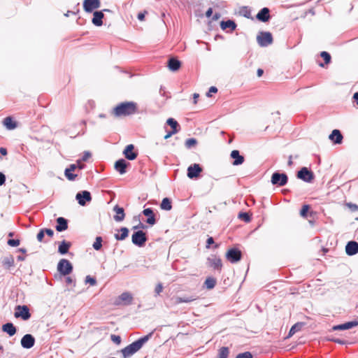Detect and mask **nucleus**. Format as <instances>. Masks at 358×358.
<instances>
[{
	"label": "nucleus",
	"mask_w": 358,
	"mask_h": 358,
	"mask_svg": "<svg viewBox=\"0 0 358 358\" xmlns=\"http://www.w3.org/2000/svg\"><path fill=\"white\" fill-rule=\"evenodd\" d=\"M138 106L134 101L121 102L113 108L111 113L115 117L129 116L137 113Z\"/></svg>",
	"instance_id": "obj_1"
},
{
	"label": "nucleus",
	"mask_w": 358,
	"mask_h": 358,
	"mask_svg": "<svg viewBox=\"0 0 358 358\" xmlns=\"http://www.w3.org/2000/svg\"><path fill=\"white\" fill-rule=\"evenodd\" d=\"M153 334V331L149 333L148 334L139 338L136 341H134L131 344L126 346L123 348L121 352L124 358H129L137 352L143 345L147 343L149 339L152 337Z\"/></svg>",
	"instance_id": "obj_2"
},
{
	"label": "nucleus",
	"mask_w": 358,
	"mask_h": 358,
	"mask_svg": "<svg viewBox=\"0 0 358 358\" xmlns=\"http://www.w3.org/2000/svg\"><path fill=\"white\" fill-rule=\"evenodd\" d=\"M14 316L15 318H21L26 321L30 319L31 315L27 306L17 305L15 308Z\"/></svg>",
	"instance_id": "obj_3"
},
{
	"label": "nucleus",
	"mask_w": 358,
	"mask_h": 358,
	"mask_svg": "<svg viewBox=\"0 0 358 358\" xmlns=\"http://www.w3.org/2000/svg\"><path fill=\"white\" fill-rule=\"evenodd\" d=\"M147 241L146 233L143 230H137L131 236L132 243L140 248L144 246Z\"/></svg>",
	"instance_id": "obj_4"
},
{
	"label": "nucleus",
	"mask_w": 358,
	"mask_h": 358,
	"mask_svg": "<svg viewBox=\"0 0 358 358\" xmlns=\"http://www.w3.org/2000/svg\"><path fill=\"white\" fill-rule=\"evenodd\" d=\"M271 182L273 185L282 187L288 182V176L285 173L274 172L271 176Z\"/></svg>",
	"instance_id": "obj_5"
},
{
	"label": "nucleus",
	"mask_w": 358,
	"mask_h": 358,
	"mask_svg": "<svg viewBox=\"0 0 358 358\" xmlns=\"http://www.w3.org/2000/svg\"><path fill=\"white\" fill-rule=\"evenodd\" d=\"M273 41V36L269 31H260L257 36V41L260 47H267L272 44Z\"/></svg>",
	"instance_id": "obj_6"
},
{
	"label": "nucleus",
	"mask_w": 358,
	"mask_h": 358,
	"mask_svg": "<svg viewBox=\"0 0 358 358\" xmlns=\"http://www.w3.org/2000/svg\"><path fill=\"white\" fill-rule=\"evenodd\" d=\"M72 264L66 259H62L57 264L58 272L64 276L68 275L73 271Z\"/></svg>",
	"instance_id": "obj_7"
},
{
	"label": "nucleus",
	"mask_w": 358,
	"mask_h": 358,
	"mask_svg": "<svg viewBox=\"0 0 358 358\" xmlns=\"http://www.w3.org/2000/svg\"><path fill=\"white\" fill-rule=\"evenodd\" d=\"M296 176L306 182H312L315 178L314 173L307 167H302L298 171Z\"/></svg>",
	"instance_id": "obj_8"
},
{
	"label": "nucleus",
	"mask_w": 358,
	"mask_h": 358,
	"mask_svg": "<svg viewBox=\"0 0 358 358\" xmlns=\"http://www.w3.org/2000/svg\"><path fill=\"white\" fill-rule=\"evenodd\" d=\"M226 258L232 264L237 263L242 259V252L237 248H231L227 252Z\"/></svg>",
	"instance_id": "obj_9"
},
{
	"label": "nucleus",
	"mask_w": 358,
	"mask_h": 358,
	"mask_svg": "<svg viewBox=\"0 0 358 358\" xmlns=\"http://www.w3.org/2000/svg\"><path fill=\"white\" fill-rule=\"evenodd\" d=\"M76 199L80 206H85L92 201V195L87 190L80 191L76 194Z\"/></svg>",
	"instance_id": "obj_10"
},
{
	"label": "nucleus",
	"mask_w": 358,
	"mask_h": 358,
	"mask_svg": "<svg viewBox=\"0 0 358 358\" xmlns=\"http://www.w3.org/2000/svg\"><path fill=\"white\" fill-rule=\"evenodd\" d=\"M187 177L190 179L199 178L203 169L200 164H191L187 170Z\"/></svg>",
	"instance_id": "obj_11"
},
{
	"label": "nucleus",
	"mask_w": 358,
	"mask_h": 358,
	"mask_svg": "<svg viewBox=\"0 0 358 358\" xmlns=\"http://www.w3.org/2000/svg\"><path fill=\"white\" fill-rule=\"evenodd\" d=\"M207 265L208 267L213 268V269L219 271H221L222 268L221 259L215 255H212L208 257Z\"/></svg>",
	"instance_id": "obj_12"
},
{
	"label": "nucleus",
	"mask_w": 358,
	"mask_h": 358,
	"mask_svg": "<svg viewBox=\"0 0 358 358\" xmlns=\"http://www.w3.org/2000/svg\"><path fill=\"white\" fill-rule=\"evenodd\" d=\"M100 7V0H84L83 1V9L86 13H92Z\"/></svg>",
	"instance_id": "obj_13"
},
{
	"label": "nucleus",
	"mask_w": 358,
	"mask_h": 358,
	"mask_svg": "<svg viewBox=\"0 0 358 358\" xmlns=\"http://www.w3.org/2000/svg\"><path fill=\"white\" fill-rule=\"evenodd\" d=\"M123 155L127 159L132 161L137 157L138 152L135 151L134 145L133 144H129L125 147L123 151Z\"/></svg>",
	"instance_id": "obj_14"
},
{
	"label": "nucleus",
	"mask_w": 358,
	"mask_h": 358,
	"mask_svg": "<svg viewBox=\"0 0 358 358\" xmlns=\"http://www.w3.org/2000/svg\"><path fill=\"white\" fill-rule=\"evenodd\" d=\"M103 11L109 12L108 9H104L103 10H96L93 13V17L92 22L96 27H100L103 24V19L104 17Z\"/></svg>",
	"instance_id": "obj_15"
},
{
	"label": "nucleus",
	"mask_w": 358,
	"mask_h": 358,
	"mask_svg": "<svg viewBox=\"0 0 358 358\" xmlns=\"http://www.w3.org/2000/svg\"><path fill=\"white\" fill-rule=\"evenodd\" d=\"M21 345L23 348L30 349L35 344V338L31 334H25L21 339Z\"/></svg>",
	"instance_id": "obj_16"
},
{
	"label": "nucleus",
	"mask_w": 358,
	"mask_h": 358,
	"mask_svg": "<svg viewBox=\"0 0 358 358\" xmlns=\"http://www.w3.org/2000/svg\"><path fill=\"white\" fill-rule=\"evenodd\" d=\"M142 213L145 217H147V219L145 220L147 224L151 226H153L154 224H156L157 220L155 217V214L154 213V211L152 208H145Z\"/></svg>",
	"instance_id": "obj_17"
},
{
	"label": "nucleus",
	"mask_w": 358,
	"mask_h": 358,
	"mask_svg": "<svg viewBox=\"0 0 358 358\" xmlns=\"http://www.w3.org/2000/svg\"><path fill=\"white\" fill-rule=\"evenodd\" d=\"M256 18L262 22H267L271 19L270 10L267 7L262 8L256 15Z\"/></svg>",
	"instance_id": "obj_18"
},
{
	"label": "nucleus",
	"mask_w": 358,
	"mask_h": 358,
	"mask_svg": "<svg viewBox=\"0 0 358 358\" xmlns=\"http://www.w3.org/2000/svg\"><path fill=\"white\" fill-rule=\"evenodd\" d=\"M129 165L130 164L124 159H120L115 162L114 167L117 172L122 175L127 172V168Z\"/></svg>",
	"instance_id": "obj_19"
},
{
	"label": "nucleus",
	"mask_w": 358,
	"mask_h": 358,
	"mask_svg": "<svg viewBox=\"0 0 358 358\" xmlns=\"http://www.w3.org/2000/svg\"><path fill=\"white\" fill-rule=\"evenodd\" d=\"M345 252L349 256H353L358 253V242L350 241L345 245Z\"/></svg>",
	"instance_id": "obj_20"
},
{
	"label": "nucleus",
	"mask_w": 358,
	"mask_h": 358,
	"mask_svg": "<svg viewBox=\"0 0 358 358\" xmlns=\"http://www.w3.org/2000/svg\"><path fill=\"white\" fill-rule=\"evenodd\" d=\"M167 67L171 71H177L181 67V62L176 57H171L167 61Z\"/></svg>",
	"instance_id": "obj_21"
},
{
	"label": "nucleus",
	"mask_w": 358,
	"mask_h": 358,
	"mask_svg": "<svg viewBox=\"0 0 358 358\" xmlns=\"http://www.w3.org/2000/svg\"><path fill=\"white\" fill-rule=\"evenodd\" d=\"M357 326H358V321L354 320V321L347 322L343 324L335 325L332 327V329L334 331H338V330L343 331V330L352 329Z\"/></svg>",
	"instance_id": "obj_22"
},
{
	"label": "nucleus",
	"mask_w": 358,
	"mask_h": 358,
	"mask_svg": "<svg viewBox=\"0 0 358 358\" xmlns=\"http://www.w3.org/2000/svg\"><path fill=\"white\" fill-rule=\"evenodd\" d=\"M329 140L334 144H341L343 142V136L338 129H334L329 136Z\"/></svg>",
	"instance_id": "obj_23"
},
{
	"label": "nucleus",
	"mask_w": 358,
	"mask_h": 358,
	"mask_svg": "<svg viewBox=\"0 0 358 358\" xmlns=\"http://www.w3.org/2000/svg\"><path fill=\"white\" fill-rule=\"evenodd\" d=\"M220 27L222 30H227V29H229V31H227V32L231 33L236 30L237 24L234 20H222L220 22Z\"/></svg>",
	"instance_id": "obj_24"
},
{
	"label": "nucleus",
	"mask_w": 358,
	"mask_h": 358,
	"mask_svg": "<svg viewBox=\"0 0 358 358\" xmlns=\"http://www.w3.org/2000/svg\"><path fill=\"white\" fill-rule=\"evenodd\" d=\"M230 157L234 159L232 164L234 166H238L244 162V157L240 154L237 150H234L230 154Z\"/></svg>",
	"instance_id": "obj_25"
},
{
	"label": "nucleus",
	"mask_w": 358,
	"mask_h": 358,
	"mask_svg": "<svg viewBox=\"0 0 358 358\" xmlns=\"http://www.w3.org/2000/svg\"><path fill=\"white\" fill-rule=\"evenodd\" d=\"M56 223L55 229L59 232L64 231L68 229V220L63 217L57 218Z\"/></svg>",
	"instance_id": "obj_26"
},
{
	"label": "nucleus",
	"mask_w": 358,
	"mask_h": 358,
	"mask_svg": "<svg viewBox=\"0 0 358 358\" xmlns=\"http://www.w3.org/2000/svg\"><path fill=\"white\" fill-rule=\"evenodd\" d=\"M1 329L3 332L8 334L10 336H14L17 332L15 326L10 322H6L2 325Z\"/></svg>",
	"instance_id": "obj_27"
},
{
	"label": "nucleus",
	"mask_w": 358,
	"mask_h": 358,
	"mask_svg": "<svg viewBox=\"0 0 358 358\" xmlns=\"http://www.w3.org/2000/svg\"><path fill=\"white\" fill-rule=\"evenodd\" d=\"M113 210L116 213V215L113 217L114 220L116 222L123 221L125 217L124 208L122 207H120L118 205H115L113 208Z\"/></svg>",
	"instance_id": "obj_28"
},
{
	"label": "nucleus",
	"mask_w": 358,
	"mask_h": 358,
	"mask_svg": "<svg viewBox=\"0 0 358 358\" xmlns=\"http://www.w3.org/2000/svg\"><path fill=\"white\" fill-rule=\"evenodd\" d=\"M77 168V165L72 164L68 168H66L64 171V175L69 180L73 181L77 177L76 174L72 173V171H74Z\"/></svg>",
	"instance_id": "obj_29"
},
{
	"label": "nucleus",
	"mask_w": 358,
	"mask_h": 358,
	"mask_svg": "<svg viewBox=\"0 0 358 358\" xmlns=\"http://www.w3.org/2000/svg\"><path fill=\"white\" fill-rule=\"evenodd\" d=\"M71 243L65 240L62 241L58 247V252L61 255H66L69 252Z\"/></svg>",
	"instance_id": "obj_30"
},
{
	"label": "nucleus",
	"mask_w": 358,
	"mask_h": 358,
	"mask_svg": "<svg viewBox=\"0 0 358 358\" xmlns=\"http://www.w3.org/2000/svg\"><path fill=\"white\" fill-rule=\"evenodd\" d=\"M119 231L121 232L120 234H115L114 235V237L117 241H123L129 236V231L128 228L122 227L120 229Z\"/></svg>",
	"instance_id": "obj_31"
},
{
	"label": "nucleus",
	"mask_w": 358,
	"mask_h": 358,
	"mask_svg": "<svg viewBox=\"0 0 358 358\" xmlns=\"http://www.w3.org/2000/svg\"><path fill=\"white\" fill-rule=\"evenodd\" d=\"M3 124L6 127V129L9 130L14 129L17 127V122L13 120L11 117H6L3 120Z\"/></svg>",
	"instance_id": "obj_32"
},
{
	"label": "nucleus",
	"mask_w": 358,
	"mask_h": 358,
	"mask_svg": "<svg viewBox=\"0 0 358 358\" xmlns=\"http://www.w3.org/2000/svg\"><path fill=\"white\" fill-rule=\"evenodd\" d=\"M166 124L171 127V131H175V133H178L180 129V124L174 118H169L166 120Z\"/></svg>",
	"instance_id": "obj_33"
},
{
	"label": "nucleus",
	"mask_w": 358,
	"mask_h": 358,
	"mask_svg": "<svg viewBox=\"0 0 358 358\" xmlns=\"http://www.w3.org/2000/svg\"><path fill=\"white\" fill-rule=\"evenodd\" d=\"M320 57L324 59V63H322V62H320L318 64V65L320 66V67H324V65L325 64H329L331 63V55L328 52H326V51H322L320 52Z\"/></svg>",
	"instance_id": "obj_34"
},
{
	"label": "nucleus",
	"mask_w": 358,
	"mask_h": 358,
	"mask_svg": "<svg viewBox=\"0 0 358 358\" xmlns=\"http://www.w3.org/2000/svg\"><path fill=\"white\" fill-rule=\"evenodd\" d=\"M2 265L7 269L14 266V258L12 255L5 257L2 260Z\"/></svg>",
	"instance_id": "obj_35"
},
{
	"label": "nucleus",
	"mask_w": 358,
	"mask_h": 358,
	"mask_svg": "<svg viewBox=\"0 0 358 358\" xmlns=\"http://www.w3.org/2000/svg\"><path fill=\"white\" fill-rule=\"evenodd\" d=\"M160 208L164 210H171L172 209V202L171 199L168 197L164 198L160 204Z\"/></svg>",
	"instance_id": "obj_36"
},
{
	"label": "nucleus",
	"mask_w": 358,
	"mask_h": 358,
	"mask_svg": "<svg viewBox=\"0 0 358 358\" xmlns=\"http://www.w3.org/2000/svg\"><path fill=\"white\" fill-rule=\"evenodd\" d=\"M196 300V297L194 296H177L175 299V303L178 304L181 303H189L193 301Z\"/></svg>",
	"instance_id": "obj_37"
},
{
	"label": "nucleus",
	"mask_w": 358,
	"mask_h": 358,
	"mask_svg": "<svg viewBox=\"0 0 358 358\" xmlns=\"http://www.w3.org/2000/svg\"><path fill=\"white\" fill-rule=\"evenodd\" d=\"M304 324L303 322H297L294 324L289 331L287 337L292 336L295 333L301 331Z\"/></svg>",
	"instance_id": "obj_38"
},
{
	"label": "nucleus",
	"mask_w": 358,
	"mask_h": 358,
	"mask_svg": "<svg viewBox=\"0 0 358 358\" xmlns=\"http://www.w3.org/2000/svg\"><path fill=\"white\" fill-rule=\"evenodd\" d=\"M119 299L121 301L126 302V304H130L132 301L133 296L129 292H125L120 294Z\"/></svg>",
	"instance_id": "obj_39"
},
{
	"label": "nucleus",
	"mask_w": 358,
	"mask_h": 358,
	"mask_svg": "<svg viewBox=\"0 0 358 358\" xmlns=\"http://www.w3.org/2000/svg\"><path fill=\"white\" fill-rule=\"evenodd\" d=\"M216 279L213 277H208L204 282V285L208 289H212L216 285Z\"/></svg>",
	"instance_id": "obj_40"
},
{
	"label": "nucleus",
	"mask_w": 358,
	"mask_h": 358,
	"mask_svg": "<svg viewBox=\"0 0 358 358\" xmlns=\"http://www.w3.org/2000/svg\"><path fill=\"white\" fill-rule=\"evenodd\" d=\"M229 354V350L228 347H222L219 351L217 357L218 358H227Z\"/></svg>",
	"instance_id": "obj_41"
},
{
	"label": "nucleus",
	"mask_w": 358,
	"mask_h": 358,
	"mask_svg": "<svg viewBox=\"0 0 358 358\" xmlns=\"http://www.w3.org/2000/svg\"><path fill=\"white\" fill-rule=\"evenodd\" d=\"M103 239L101 236H96L92 247L95 250H100L102 248Z\"/></svg>",
	"instance_id": "obj_42"
},
{
	"label": "nucleus",
	"mask_w": 358,
	"mask_h": 358,
	"mask_svg": "<svg viewBox=\"0 0 358 358\" xmlns=\"http://www.w3.org/2000/svg\"><path fill=\"white\" fill-rule=\"evenodd\" d=\"M197 144V141L194 138H188L186 140L185 143V145L186 148L190 149L192 147H194Z\"/></svg>",
	"instance_id": "obj_43"
},
{
	"label": "nucleus",
	"mask_w": 358,
	"mask_h": 358,
	"mask_svg": "<svg viewBox=\"0 0 358 358\" xmlns=\"http://www.w3.org/2000/svg\"><path fill=\"white\" fill-rule=\"evenodd\" d=\"M238 218L245 221V222H249L251 220L250 215L246 212H240L238 213Z\"/></svg>",
	"instance_id": "obj_44"
},
{
	"label": "nucleus",
	"mask_w": 358,
	"mask_h": 358,
	"mask_svg": "<svg viewBox=\"0 0 358 358\" xmlns=\"http://www.w3.org/2000/svg\"><path fill=\"white\" fill-rule=\"evenodd\" d=\"M309 209H310L309 205H307V204L303 205L300 210L301 216H302L303 217H307V214H308Z\"/></svg>",
	"instance_id": "obj_45"
},
{
	"label": "nucleus",
	"mask_w": 358,
	"mask_h": 358,
	"mask_svg": "<svg viewBox=\"0 0 358 358\" xmlns=\"http://www.w3.org/2000/svg\"><path fill=\"white\" fill-rule=\"evenodd\" d=\"M351 212H356L358 211V205L355 203H352L351 202L345 203V204Z\"/></svg>",
	"instance_id": "obj_46"
},
{
	"label": "nucleus",
	"mask_w": 358,
	"mask_h": 358,
	"mask_svg": "<svg viewBox=\"0 0 358 358\" xmlns=\"http://www.w3.org/2000/svg\"><path fill=\"white\" fill-rule=\"evenodd\" d=\"M8 245L11 247H17L20 244V241L19 239H8L7 241Z\"/></svg>",
	"instance_id": "obj_47"
},
{
	"label": "nucleus",
	"mask_w": 358,
	"mask_h": 358,
	"mask_svg": "<svg viewBox=\"0 0 358 358\" xmlns=\"http://www.w3.org/2000/svg\"><path fill=\"white\" fill-rule=\"evenodd\" d=\"M252 355L250 352H245L239 353L236 355V358H252Z\"/></svg>",
	"instance_id": "obj_48"
},
{
	"label": "nucleus",
	"mask_w": 358,
	"mask_h": 358,
	"mask_svg": "<svg viewBox=\"0 0 358 358\" xmlns=\"http://www.w3.org/2000/svg\"><path fill=\"white\" fill-rule=\"evenodd\" d=\"M85 283H89L90 285L94 286L96 284V280L94 278L90 275H87L85 280Z\"/></svg>",
	"instance_id": "obj_49"
},
{
	"label": "nucleus",
	"mask_w": 358,
	"mask_h": 358,
	"mask_svg": "<svg viewBox=\"0 0 358 358\" xmlns=\"http://www.w3.org/2000/svg\"><path fill=\"white\" fill-rule=\"evenodd\" d=\"M44 237H45V232L43 231V229H41L39 230L38 233L36 235L37 241L41 243L45 242L43 241Z\"/></svg>",
	"instance_id": "obj_50"
},
{
	"label": "nucleus",
	"mask_w": 358,
	"mask_h": 358,
	"mask_svg": "<svg viewBox=\"0 0 358 358\" xmlns=\"http://www.w3.org/2000/svg\"><path fill=\"white\" fill-rule=\"evenodd\" d=\"M163 290V285L162 283H158L155 289L156 295H159Z\"/></svg>",
	"instance_id": "obj_51"
},
{
	"label": "nucleus",
	"mask_w": 358,
	"mask_h": 358,
	"mask_svg": "<svg viewBox=\"0 0 358 358\" xmlns=\"http://www.w3.org/2000/svg\"><path fill=\"white\" fill-rule=\"evenodd\" d=\"M329 341H332V342H334L336 343H338V344H341V345H345L347 343V341H345V340H342V339H340V338H329Z\"/></svg>",
	"instance_id": "obj_52"
},
{
	"label": "nucleus",
	"mask_w": 358,
	"mask_h": 358,
	"mask_svg": "<svg viewBox=\"0 0 358 358\" xmlns=\"http://www.w3.org/2000/svg\"><path fill=\"white\" fill-rule=\"evenodd\" d=\"M217 92V88L215 86H212L209 88L208 92L206 93V96L208 97L211 96V93H216Z\"/></svg>",
	"instance_id": "obj_53"
},
{
	"label": "nucleus",
	"mask_w": 358,
	"mask_h": 358,
	"mask_svg": "<svg viewBox=\"0 0 358 358\" xmlns=\"http://www.w3.org/2000/svg\"><path fill=\"white\" fill-rule=\"evenodd\" d=\"M110 338L111 340L116 344H120L121 343V338L120 336L111 335Z\"/></svg>",
	"instance_id": "obj_54"
},
{
	"label": "nucleus",
	"mask_w": 358,
	"mask_h": 358,
	"mask_svg": "<svg viewBox=\"0 0 358 358\" xmlns=\"http://www.w3.org/2000/svg\"><path fill=\"white\" fill-rule=\"evenodd\" d=\"M215 243V241H214V239L213 237L210 236L207 238L206 240V248H210L211 245L214 244Z\"/></svg>",
	"instance_id": "obj_55"
},
{
	"label": "nucleus",
	"mask_w": 358,
	"mask_h": 358,
	"mask_svg": "<svg viewBox=\"0 0 358 358\" xmlns=\"http://www.w3.org/2000/svg\"><path fill=\"white\" fill-rule=\"evenodd\" d=\"M91 155H92L89 151H85V152H84L83 155L80 160L83 161V162H86L91 157Z\"/></svg>",
	"instance_id": "obj_56"
},
{
	"label": "nucleus",
	"mask_w": 358,
	"mask_h": 358,
	"mask_svg": "<svg viewBox=\"0 0 358 358\" xmlns=\"http://www.w3.org/2000/svg\"><path fill=\"white\" fill-rule=\"evenodd\" d=\"M147 228H148V227L145 224H144L142 222H139V224L138 225L134 226L132 229L134 230H137V229H147Z\"/></svg>",
	"instance_id": "obj_57"
},
{
	"label": "nucleus",
	"mask_w": 358,
	"mask_h": 358,
	"mask_svg": "<svg viewBox=\"0 0 358 358\" xmlns=\"http://www.w3.org/2000/svg\"><path fill=\"white\" fill-rule=\"evenodd\" d=\"M43 231L45 232V234H47L49 237H52L54 235V231L51 229H47L44 228Z\"/></svg>",
	"instance_id": "obj_58"
},
{
	"label": "nucleus",
	"mask_w": 358,
	"mask_h": 358,
	"mask_svg": "<svg viewBox=\"0 0 358 358\" xmlns=\"http://www.w3.org/2000/svg\"><path fill=\"white\" fill-rule=\"evenodd\" d=\"M6 180V178L5 174L2 172H0V186L5 184Z\"/></svg>",
	"instance_id": "obj_59"
},
{
	"label": "nucleus",
	"mask_w": 358,
	"mask_h": 358,
	"mask_svg": "<svg viewBox=\"0 0 358 358\" xmlns=\"http://www.w3.org/2000/svg\"><path fill=\"white\" fill-rule=\"evenodd\" d=\"M65 280L66 284L69 285L73 283V286H76V282L71 276H67Z\"/></svg>",
	"instance_id": "obj_60"
},
{
	"label": "nucleus",
	"mask_w": 358,
	"mask_h": 358,
	"mask_svg": "<svg viewBox=\"0 0 358 358\" xmlns=\"http://www.w3.org/2000/svg\"><path fill=\"white\" fill-rule=\"evenodd\" d=\"M145 13H146V12L139 13L137 16L138 19L141 21L145 19Z\"/></svg>",
	"instance_id": "obj_61"
},
{
	"label": "nucleus",
	"mask_w": 358,
	"mask_h": 358,
	"mask_svg": "<svg viewBox=\"0 0 358 358\" xmlns=\"http://www.w3.org/2000/svg\"><path fill=\"white\" fill-rule=\"evenodd\" d=\"M220 17H221L220 13H215L213 15V17H212V20H213V21H216V20H217L218 19H220Z\"/></svg>",
	"instance_id": "obj_62"
},
{
	"label": "nucleus",
	"mask_w": 358,
	"mask_h": 358,
	"mask_svg": "<svg viewBox=\"0 0 358 358\" xmlns=\"http://www.w3.org/2000/svg\"><path fill=\"white\" fill-rule=\"evenodd\" d=\"M352 100L353 101H355L357 105L358 106V92L354 93L353 96H352Z\"/></svg>",
	"instance_id": "obj_63"
},
{
	"label": "nucleus",
	"mask_w": 358,
	"mask_h": 358,
	"mask_svg": "<svg viewBox=\"0 0 358 358\" xmlns=\"http://www.w3.org/2000/svg\"><path fill=\"white\" fill-rule=\"evenodd\" d=\"M213 15V8H209L207 11L206 12V16L207 17H211Z\"/></svg>",
	"instance_id": "obj_64"
}]
</instances>
